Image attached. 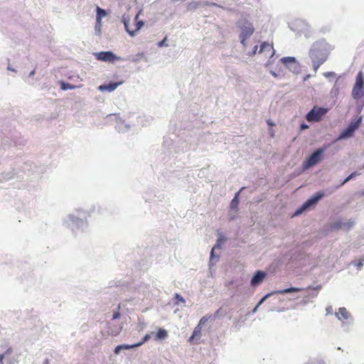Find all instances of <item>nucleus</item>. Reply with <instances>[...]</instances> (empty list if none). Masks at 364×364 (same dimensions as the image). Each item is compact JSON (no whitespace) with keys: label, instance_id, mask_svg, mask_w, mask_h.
Wrapping results in <instances>:
<instances>
[{"label":"nucleus","instance_id":"f257e3e1","mask_svg":"<svg viewBox=\"0 0 364 364\" xmlns=\"http://www.w3.org/2000/svg\"><path fill=\"white\" fill-rule=\"evenodd\" d=\"M309 56L312 61V66L315 73L319 67L327 60L328 53L323 46L315 43L312 46Z\"/></svg>","mask_w":364,"mask_h":364},{"label":"nucleus","instance_id":"f03ea898","mask_svg":"<svg viewBox=\"0 0 364 364\" xmlns=\"http://www.w3.org/2000/svg\"><path fill=\"white\" fill-rule=\"evenodd\" d=\"M351 95L356 100L361 99L364 96V73L362 70L359 71L356 75Z\"/></svg>","mask_w":364,"mask_h":364},{"label":"nucleus","instance_id":"7ed1b4c3","mask_svg":"<svg viewBox=\"0 0 364 364\" xmlns=\"http://www.w3.org/2000/svg\"><path fill=\"white\" fill-rule=\"evenodd\" d=\"M139 13L136 14L134 17V23L132 25H129L130 18L128 16H125V15H124L122 17V21L125 29L131 36H134L144 24L143 21L139 20Z\"/></svg>","mask_w":364,"mask_h":364},{"label":"nucleus","instance_id":"20e7f679","mask_svg":"<svg viewBox=\"0 0 364 364\" xmlns=\"http://www.w3.org/2000/svg\"><path fill=\"white\" fill-rule=\"evenodd\" d=\"M238 26L241 29L240 35L241 43L245 45L247 38H248L255 31L252 24L247 20H241L237 22Z\"/></svg>","mask_w":364,"mask_h":364},{"label":"nucleus","instance_id":"39448f33","mask_svg":"<svg viewBox=\"0 0 364 364\" xmlns=\"http://www.w3.org/2000/svg\"><path fill=\"white\" fill-rule=\"evenodd\" d=\"M327 112V109L315 106L307 113L306 119L309 122H319Z\"/></svg>","mask_w":364,"mask_h":364},{"label":"nucleus","instance_id":"423d86ee","mask_svg":"<svg viewBox=\"0 0 364 364\" xmlns=\"http://www.w3.org/2000/svg\"><path fill=\"white\" fill-rule=\"evenodd\" d=\"M215 316L213 314L206 315L203 316L198 326L194 328L192 336L189 338L188 341L190 343H193V340L196 338H200L201 336V328L202 326L208 321V320H214Z\"/></svg>","mask_w":364,"mask_h":364},{"label":"nucleus","instance_id":"0eeeda50","mask_svg":"<svg viewBox=\"0 0 364 364\" xmlns=\"http://www.w3.org/2000/svg\"><path fill=\"white\" fill-rule=\"evenodd\" d=\"M324 152V149H318L316 150L309 158L304 162V168H309L322 160V155Z\"/></svg>","mask_w":364,"mask_h":364},{"label":"nucleus","instance_id":"6e6552de","mask_svg":"<svg viewBox=\"0 0 364 364\" xmlns=\"http://www.w3.org/2000/svg\"><path fill=\"white\" fill-rule=\"evenodd\" d=\"M324 196V193L323 192H317L311 198L307 200L299 210H297L294 215H299L302 213V211L309 206L317 203V202Z\"/></svg>","mask_w":364,"mask_h":364},{"label":"nucleus","instance_id":"1a4fd4ad","mask_svg":"<svg viewBox=\"0 0 364 364\" xmlns=\"http://www.w3.org/2000/svg\"><path fill=\"white\" fill-rule=\"evenodd\" d=\"M96 58L98 60L104 62L113 63L115 60H120V57L116 55L111 51H102L95 54Z\"/></svg>","mask_w":364,"mask_h":364},{"label":"nucleus","instance_id":"9d476101","mask_svg":"<svg viewBox=\"0 0 364 364\" xmlns=\"http://www.w3.org/2000/svg\"><path fill=\"white\" fill-rule=\"evenodd\" d=\"M360 123V119H358V121L355 122H351L350 125L343 130L341 134H340L338 139H346L348 137H350L353 135V132L358 128Z\"/></svg>","mask_w":364,"mask_h":364},{"label":"nucleus","instance_id":"9b49d317","mask_svg":"<svg viewBox=\"0 0 364 364\" xmlns=\"http://www.w3.org/2000/svg\"><path fill=\"white\" fill-rule=\"evenodd\" d=\"M266 273L262 271H257L251 279V285L255 287L262 282L265 278Z\"/></svg>","mask_w":364,"mask_h":364},{"label":"nucleus","instance_id":"f8f14e48","mask_svg":"<svg viewBox=\"0 0 364 364\" xmlns=\"http://www.w3.org/2000/svg\"><path fill=\"white\" fill-rule=\"evenodd\" d=\"M353 221H348V223L336 222L331 224V228L334 230L345 229L348 230L353 225Z\"/></svg>","mask_w":364,"mask_h":364},{"label":"nucleus","instance_id":"ddd939ff","mask_svg":"<svg viewBox=\"0 0 364 364\" xmlns=\"http://www.w3.org/2000/svg\"><path fill=\"white\" fill-rule=\"evenodd\" d=\"M259 53H264L269 56H272L274 54L273 46L269 43L264 42L260 46Z\"/></svg>","mask_w":364,"mask_h":364},{"label":"nucleus","instance_id":"4468645a","mask_svg":"<svg viewBox=\"0 0 364 364\" xmlns=\"http://www.w3.org/2000/svg\"><path fill=\"white\" fill-rule=\"evenodd\" d=\"M123 83V81L116 82H110L107 85H102L99 87V90L101 91H108L112 92L114 91L119 85H121Z\"/></svg>","mask_w":364,"mask_h":364},{"label":"nucleus","instance_id":"2eb2a0df","mask_svg":"<svg viewBox=\"0 0 364 364\" xmlns=\"http://www.w3.org/2000/svg\"><path fill=\"white\" fill-rule=\"evenodd\" d=\"M336 316L339 320H348L350 314L345 307L339 308L338 312L336 313Z\"/></svg>","mask_w":364,"mask_h":364},{"label":"nucleus","instance_id":"dca6fc26","mask_svg":"<svg viewBox=\"0 0 364 364\" xmlns=\"http://www.w3.org/2000/svg\"><path fill=\"white\" fill-rule=\"evenodd\" d=\"M97 15H96V21L100 24L102 22V18L107 16V12L105 10L101 9L99 6L96 8Z\"/></svg>","mask_w":364,"mask_h":364},{"label":"nucleus","instance_id":"f3484780","mask_svg":"<svg viewBox=\"0 0 364 364\" xmlns=\"http://www.w3.org/2000/svg\"><path fill=\"white\" fill-rule=\"evenodd\" d=\"M168 336V332L164 328H159L158 332L154 336L155 341H159L165 339Z\"/></svg>","mask_w":364,"mask_h":364},{"label":"nucleus","instance_id":"a211bd4d","mask_svg":"<svg viewBox=\"0 0 364 364\" xmlns=\"http://www.w3.org/2000/svg\"><path fill=\"white\" fill-rule=\"evenodd\" d=\"M304 289H302V288L291 287V288H288V289L277 291H275V294H284L291 293V292L301 291Z\"/></svg>","mask_w":364,"mask_h":364},{"label":"nucleus","instance_id":"6ab92c4d","mask_svg":"<svg viewBox=\"0 0 364 364\" xmlns=\"http://www.w3.org/2000/svg\"><path fill=\"white\" fill-rule=\"evenodd\" d=\"M59 83H60V89L63 90H73V89H75L76 87H80V86L73 85L68 82H65L63 81H60Z\"/></svg>","mask_w":364,"mask_h":364},{"label":"nucleus","instance_id":"aec40b11","mask_svg":"<svg viewBox=\"0 0 364 364\" xmlns=\"http://www.w3.org/2000/svg\"><path fill=\"white\" fill-rule=\"evenodd\" d=\"M225 241V239L224 237H220L217 241V244L212 248L211 252H210V259H213L214 257V250L215 248H220V245Z\"/></svg>","mask_w":364,"mask_h":364},{"label":"nucleus","instance_id":"412c9836","mask_svg":"<svg viewBox=\"0 0 364 364\" xmlns=\"http://www.w3.org/2000/svg\"><path fill=\"white\" fill-rule=\"evenodd\" d=\"M281 61L285 65H288L289 64H294L295 67H297L296 65V60L293 57H284L281 59Z\"/></svg>","mask_w":364,"mask_h":364},{"label":"nucleus","instance_id":"4be33fe9","mask_svg":"<svg viewBox=\"0 0 364 364\" xmlns=\"http://www.w3.org/2000/svg\"><path fill=\"white\" fill-rule=\"evenodd\" d=\"M134 346L132 345H119L114 348V353L118 354L122 349H132L134 348Z\"/></svg>","mask_w":364,"mask_h":364},{"label":"nucleus","instance_id":"5701e85b","mask_svg":"<svg viewBox=\"0 0 364 364\" xmlns=\"http://www.w3.org/2000/svg\"><path fill=\"white\" fill-rule=\"evenodd\" d=\"M238 196H239V192H237L234 198L232 200L230 206L232 208H236L238 205L239 201H238Z\"/></svg>","mask_w":364,"mask_h":364},{"label":"nucleus","instance_id":"b1692460","mask_svg":"<svg viewBox=\"0 0 364 364\" xmlns=\"http://www.w3.org/2000/svg\"><path fill=\"white\" fill-rule=\"evenodd\" d=\"M150 338H151L150 334L146 333V334L144 336L143 339H142L140 342H139V343H135V344H133L132 346H134V348H135V347L140 346H141L143 343H144L145 342L148 341L150 339Z\"/></svg>","mask_w":364,"mask_h":364},{"label":"nucleus","instance_id":"393cba45","mask_svg":"<svg viewBox=\"0 0 364 364\" xmlns=\"http://www.w3.org/2000/svg\"><path fill=\"white\" fill-rule=\"evenodd\" d=\"M101 27H102V22L100 23V24L98 23L97 21H96V24H95V33H97V34H100V32H101Z\"/></svg>","mask_w":364,"mask_h":364},{"label":"nucleus","instance_id":"a878e982","mask_svg":"<svg viewBox=\"0 0 364 364\" xmlns=\"http://www.w3.org/2000/svg\"><path fill=\"white\" fill-rule=\"evenodd\" d=\"M175 298L180 302H182V303H185V299L179 294H175Z\"/></svg>","mask_w":364,"mask_h":364},{"label":"nucleus","instance_id":"bb28decb","mask_svg":"<svg viewBox=\"0 0 364 364\" xmlns=\"http://www.w3.org/2000/svg\"><path fill=\"white\" fill-rule=\"evenodd\" d=\"M354 265L356 266L358 268H361L363 266V261L362 260H357L353 262Z\"/></svg>","mask_w":364,"mask_h":364},{"label":"nucleus","instance_id":"cd10ccee","mask_svg":"<svg viewBox=\"0 0 364 364\" xmlns=\"http://www.w3.org/2000/svg\"><path fill=\"white\" fill-rule=\"evenodd\" d=\"M355 175V173H352L350 176H348L345 181L341 183V185H343L345 183L350 180Z\"/></svg>","mask_w":364,"mask_h":364},{"label":"nucleus","instance_id":"c85d7f7f","mask_svg":"<svg viewBox=\"0 0 364 364\" xmlns=\"http://www.w3.org/2000/svg\"><path fill=\"white\" fill-rule=\"evenodd\" d=\"M355 175V173H352L350 176H348L345 181L341 183V185H343L345 183L350 180Z\"/></svg>","mask_w":364,"mask_h":364},{"label":"nucleus","instance_id":"c756f323","mask_svg":"<svg viewBox=\"0 0 364 364\" xmlns=\"http://www.w3.org/2000/svg\"><path fill=\"white\" fill-rule=\"evenodd\" d=\"M307 364H324V363L321 360H311V361L308 362Z\"/></svg>","mask_w":364,"mask_h":364},{"label":"nucleus","instance_id":"7c9ffc66","mask_svg":"<svg viewBox=\"0 0 364 364\" xmlns=\"http://www.w3.org/2000/svg\"><path fill=\"white\" fill-rule=\"evenodd\" d=\"M166 38H165L164 40H162L161 41H160V42L159 43V47H162V46H166Z\"/></svg>","mask_w":364,"mask_h":364},{"label":"nucleus","instance_id":"2f4dec72","mask_svg":"<svg viewBox=\"0 0 364 364\" xmlns=\"http://www.w3.org/2000/svg\"><path fill=\"white\" fill-rule=\"evenodd\" d=\"M119 316H120V314H119V312H114V313L113 314L112 318H113V319H117V318H119Z\"/></svg>","mask_w":364,"mask_h":364},{"label":"nucleus","instance_id":"473e14b6","mask_svg":"<svg viewBox=\"0 0 364 364\" xmlns=\"http://www.w3.org/2000/svg\"><path fill=\"white\" fill-rule=\"evenodd\" d=\"M309 128V126L304 123L301 124V130H304V129H308Z\"/></svg>","mask_w":364,"mask_h":364},{"label":"nucleus","instance_id":"72a5a7b5","mask_svg":"<svg viewBox=\"0 0 364 364\" xmlns=\"http://www.w3.org/2000/svg\"><path fill=\"white\" fill-rule=\"evenodd\" d=\"M267 124H268L269 126H270V127H273V126H274V124L272 122V120H271V119H267Z\"/></svg>","mask_w":364,"mask_h":364},{"label":"nucleus","instance_id":"f704fd0d","mask_svg":"<svg viewBox=\"0 0 364 364\" xmlns=\"http://www.w3.org/2000/svg\"><path fill=\"white\" fill-rule=\"evenodd\" d=\"M308 289H311V287H309ZM320 289H321V286H320V285H319V286H317V287H312V289H313L314 291L319 290Z\"/></svg>","mask_w":364,"mask_h":364},{"label":"nucleus","instance_id":"c9c22d12","mask_svg":"<svg viewBox=\"0 0 364 364\" xmlns=\"http://www.w3.org/2000/svg\"><path fill=\"white\" fill-rule=\"evenodd\" d=\"M268 296H269V295H267V296H265L264 298H262V299L259 302L258 305L261 304L264 301V299H265Z\"/></svg>","mask_w":364,"mask_h":364},{"label":"nucleus","instance_id":"e433bc0d","mask_svg":"<svg viewBox=\"0 0 364 364\" xmlns=\"http://www.w3.org/2000/svg\"><path fill=\"white\" fill-rule=\"evenodd\" d=\"M3 359H4V355L0 354V363H2Z\"/></svg>","mask_w":364,"mask_h":364},{"label":"nucleus","instance_id":"4c0bfd02","mask_svg":"<svg viewBox=\"0 0 364 364\" xmlns=\"http://www.w3.org/2000/svg\"><path fill=\"white\" fill-rule=\"evenodd\" d=\"M43 364H50V363H49V360H48V359H46V360L43 361Z\"/></svg>","mask_w":364,"mask_h":364},{"label":"nucleus","instance_id":"58836bf2","mask_svg":"<svg viewBox=\"0 0 364 364\" xmlns=\"http://www.w3.org/2000/svg\"><path fill=\"white\" fill-rule=\"evenodd\" d=\"M274 132L272 129H271V136L274 137Z\"/></svg>","mask_w":364,"mask_h":364},{"label":"nucleus","instance_id":"ea45409f","mask_svg":"<svg viewBox=\"0 0 364 364\" xmlns=\"http://www.w3.org/2000/svg\"><path fill=\"white\" fill-rule=\"evenodd\" d=\"M310 77L309 75H306V77L304 78V80H306V79H308L309 77Z\"/></svg>","mask_w":364,"mask_h":364},{"label":"nucleus","instance_id":"a19ab883","mask_svg":"<svg viewBox=\"0 0 364 364\" xmlns=\"http://www.w3.org/2000/svg\"><path fill=\"white\" fill-rule=\"evenodd\" d=\"M255 51H254V53H255V52H256V50H257V46H255Z\"/></svg>","mask_w":364,"mask_h":364},{"label":"nucleus","instance_id":"79ce46f5","mask_svg":"<svg viewBox=\"0 0 364 364\" xmlns=\"http://www.w3.org/2000/svg\"><path fill=\"white\" fill-rule=\"evenodd\" d=\"M363 168H364V164H363Z\"/></svg>","mask_w":364,"mask_h":364},{"label":"nucleus","instance_id":"37998d69","mask_svg":"<svg viewBox=\"0 0 364 364\" xmlns=\"http://www.w3.org/2000/svg\"><path fill=\"white\" fill-rule=\"evenodd\" d=\"M363 194H364V192L363 193Z\"/></svg>","mask_w":364,"mask_h":364}]
</instances>
